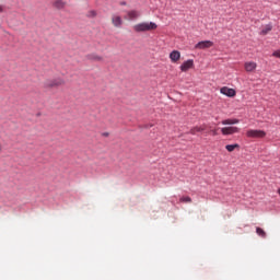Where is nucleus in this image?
Wrapping results in <instances>:
<instances>
[{"instance_id":"23","label":"nucleus","mask_w":280,"mask_h":280,"mask_svg":"<svg viewBox=\"0 0 280 280\" xmlns=\"http://www.w3.org/2000/svg\"><path fill=\"white\" fill-rule=\"evenodd\" d=\"M3 12V5H0V14Z\"/></svg>"},{"instance_id":"24","label":"nucleus","mask_w":280,"mask_h":280,"mask_svg":"<svg viewBox=\"0 0 280 280\" xmlns=\"http://www.w3.org/2000/svg\"><path fill=\"white\" fill-rule=\"evenodd\" d=\"M3 152V147L0 143V153Z\"/></svg>"},{"instance_id":"27","label":"nucleus","mask_w":280,"mask_h":280,"mask_svg":"<svg viewBox=\"0 0 280 280\" xmlns=\"http://www.w3.org/2000/svg\"><path fill=\"white\" fill-rule=\"evenodd\" d=\"M278 194L280 195V188L278 189Z\"/></svg>"},{"instance_id":"18","label":"nucleus","mask_w":280,"mask_h":280,"mask_svg":"<svg viewBox=\"0 0 280 280\" xmlns=\"http://www.w3.org/2000/svg\"><path fill=\"white\" fill-rule=\"evenodd\" d=\"M256 233L260 237H266V231H264V229H261V228H256Z\"/></svg>"},{"instance_id":"11","label":"nucleus","mask_w":280,"mask_h":280,"mask_svg":"<svg viewBox=\"0 0 280 280\" xmlns=\"http://www.w3.org/2000/svg\"><path fill=\"white\" fill-rule=\"evenodd\" d=\"M112 23L114 27H121V25H124V20L119 15L114 14L112 15Z\"/></svg>"},{"instance_id":"4","label":"nucleus","mask_w":280,"mask_h":280,"mask_svg":"<svg viewBox=\"0 0 280 280\" xmlns=\"http://www.w3.org/2000/svg\"><path fill=\"white\" fill-rule=\"evenodd\" d=\"M237 132H240V128H237V127L230 126V127L221 128V133L224 137H226L229 135H237Z\"/></svg>"},{"instance_id":"2","label":"nucleus","mask_w":280,"mask_h":280,"mask_svg":"<svg viewBox=\"0 0 280 280\" xmlns=\"http://www.w3.org/2000/svg\"><path fill=\"white\" fill-rule=\"evenodd\" d=\"M67 82L62 78L48 79L44 82V89H59V86H65Z\"/></svg>"},{"instance_id":"10","label":"nucleus","mask_w":280,"mask_h":280,"mask_svg":"<svg viewBox=\"0 0 280 280\" xmlns=\"http://www.w3.org/2000/svg\"><path fill=\"white\" fill-rule=\"evenodd\" d=\"M139 16H141V14L139 13V11L137 10H131L127 12V15L125 16V19L127 21H135V19H139Z\"/></svg>"},{"instance_id":"3","label":"nucleus","mask_w":280,"mask_h":280,"mask_svg":"<svg viewBox=\"0 0 280 280\" xmlns=\"http://www.w3.org/2000/svg\"><path fill=\"white\" fill-rule=\"evenodd\" d=\"M246 137L248 139H264L266 137V131L259 129H248L246 131Z\"/></svg>"},{"instance_id":"5","label":"nucleus","mask_w":280,"mask_h":280,"mask_svg":"<svg viewBox=\"0 0 280 280\" xmlns=\"http://www.w3.org/2000/svg\"><path fill=\"white\" fill-rule=\"evenodd\" d=\"M244 69L246 71V73H255V71H257V62L246 61L244 63Z\"/></svg>"},{"instance_id":"19","label":"nucleus","mask_w":280,"mask_h":280,"mask_svg":"<svg viewBox=\"0 0 280 280\" xmlns=\"http://www.w3.org/2000/svg\"><path fill=\"white\" fill-rule=\"evenodd\" d=\"M179 202H191V197H182Z\"/></svg>"},{"instance_id":"16","label":"nucleus","mask_w":280,"mask_h":280,"mask_svg":"<svg viewBox=\"0 0 280 280\" xmlns=\"http://www.w3.org/2000/svg\"><path fill=\"white\" fill-rule=\"evenodd\" d=\"M268 32H272V25L271 24H267L260 32V34L262 36H266V34H268Z\"/></svg>"},{"instance_id":"14","label":"nucleus","mask_w":280,"mask_h":280,"mask_svg":"<svg viewBox=\"0 0 280 280\" xmlns=\"http://www.w3.org/2000/svg\"><path fill=\"white\" fill-rule=\"evenodd\" d=\"M52 5L57 10H65V8H67V2L63 0H55Z\"/></svg>"},{"instance_id":"6","label":"nucleus","mask_w":280,"mask_h":280,"mask_svg":"<svg viewBox=\"0 0 280 280\" xmlns=\"http://www.w3.org/2000/svg\"><path fill=\"white\" fill-rule=\"evenodd\" d=\"M210 47H213V42L211 40H202L195 45V49H210Z\"/></svg>"},{"instance_id":"1","label":"nucleus","mask_w":280,"mask_h":280,"mask_svg":"<svg viewBox=\"0 0 280 280\" xmlns=\"http://www.w3.org/2000/svg\"><path fill=\"white\" fill-rule=\"evenodd\" d=\"M159 25L154 22H142L133 26L135 32H152L156 30Z\"/></svg>"},{"instance_id":"26","label":"nucleus","mask_w":280,"mask_h":280,"mask_svg":"<svg viewBox=\"0 0 280 280\" xmlns=\"http://www.w3.org/2000/svg\"><path fill=\"white\" fill-rule=\"evenodd\" d=\"M103 137H108V132L103 133Z\"/></svg>"},{"instance_id":"7","label":"nucleus","mask_w":280,"mask_h":280,"mask_svg":"<svg viewBox=\"0 0 280 280\" xmlns=\"http://www.w3.org/2000/svg\"><path fill=\"white\" fill-rule=\"evenodd\" d=\"M86 60H91V62H104V57L98 54L92 52L86 55Z\"/></svg>"},{"instance_id":"12","label":"nucleus","mask_w":280,"mask_h":280,"mask_svg":"<svg viewBox=\"0 0 280 280\" xmlns=\"http://www.w3.org/2000/svg\"><path fill=\"white\" fill-rule=\"evenodd\" d=\"M170 60L171 62H173L174 65L178 63V60H180V51L178 50H173L170 54Z\"/></svg>"},{"instance_id":"8","label":"nucleus","mask_w":280,"mask_h":280,"mask_svg":"<svg viewBox=\"0 0 280 280\" xmlns=\"http://www.w3.org/2000/svg\"><path fill=\"white\" fill-rule=\"evenodd\" d=\"M180 71H183L184 73L189 71V69H194V59H188L187 61H184L180 67H179Z\"/></svg>"},{"instance_id":"15","label":"nucleus","mask_w":280,"mask_h":280,"mask_svg":"<svg viewBox=\"0 0 280 280\" xmlns=\"http://www.w3.org/2000/svg\"><path fill=\"white\" fill-rule=\"evenodd\" d=\"M222 126H234L235 124H240V119L233 118V119H224L221 121Z\"/></svg>"},{"instance_id":"20","label":"nucleus","mask_w":280,"mask_h":280,"mask_svg":"<svg viewBox=\"0 0 280 280\" xmlns=\"http://www.w3.org/2000/svg\"><path fill=\"white\" fill-rule=\"evenodd\" d=\"M272 56H273L275 58H280V50H275L273 54H272Z\"/></svg>"},{"instance_id":"17","label":"nucleus","mask_w":280,"mask_h":280,"mask_svg":"<svg viewBox=\"0 0 280 280\" xmlns=\"http://www.w3.org/2000/svg\"><path fill=\"white\" fill-rule=\"evenodd\" d=\"M237 148H240V144H237V143L225 145V150H228V152H233V151L237 150Z\"/></svg>"},{"instance_id":"13","label":"nucleus","mask_w":280,"mask_h":280,"mask_svg":"<svg viewBox=\"0 0 280 280\" xmlns=\"http://www.w3.org/2000/svg\"><path fill=\"white\" fill-rule=\"evenodd\" d=\"M207 130V124H202L201 126H195L189 130V135H196V132H205Z\"/></svg>"},{"instance_id":"25","label":"nucleus","mask_w":280,"mask_h":280,"mask_svg":"<svg viewBox=\"0 0 280 280\" xmlns=\"http://www.w3.org/2000/svg\"><path fill=\"white\" fill-rule=\"evenodd\" d=\"M120 5H126V1L120 2Z\"/></svg>"},{"instance_id":"22","label":"nucleus","mask_w":280,"mask_h":280,"mask_svg":"<svg viewBox=\"0 0 280 280\" xmlns=\"http://www.w3.org/2000/svg\"><path fill=\"white\" fill-rule=\"evenodd\" d=\"M211 132H212L213 137L218 136V130L217 129H213Z\"/></svg>"},{"instance_id":"21","label":"nucleus","mask_w":280,"mask_h":280,"mask_svg":"<svg viewBox=\"0 0 280 280\" xmlns=\"http://www.w3.org/2000/svg\"><path fill=\"white\" fill-rule=\"evenodd\" d=\"M90 16H97V13L95 11H90Z\"/></svg>"},{"instance_id":"9","label":"nucleus","mask_w":280,"mask_h":280,"mask_svg":"<svg viewBox=\"0 0 280 280\" xmlns=\"http://www.w3.org/2000/svg\"><path fill=\"white\" fill-rule=\"evenodd\" d=\"M220 93H222V95H226V97H235L236 95V92L234 89L226 88V86L221 88Z\"/></svg>"}]
</instances>
